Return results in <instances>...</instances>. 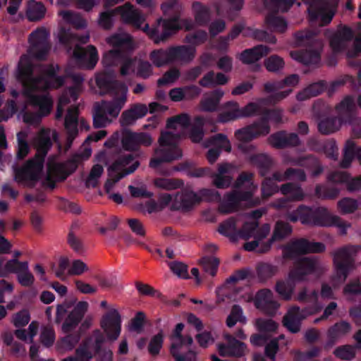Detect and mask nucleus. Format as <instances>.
<instances>
[{"label":"nucleus","instance_id":"f257e3e1","mask_svg":"<svg viewBox=\"0 0 361 361\" xmlns=\"http://www.w3.org/2000/svg\"><path fill=\"white\" fill-rule=\"evenodd\" d=\"M161 8L164 15L169 16V18H160L152 27L145 24L142 28L155 44L166 41L181 29L179 18L182 6L179 0H168L161 4Z\"/></svg>","mask_w":361,"mask_h":361},{"label":"nucleus","instance_id":"f03ea898","mask_svg":"<svg viewBox=\"0 0 361 361\" xmlns=\"http://www.w3.org/2000/svg\"><path fill=\"white\" fill-rule=\"evenodd\" d=\"M295 43L300 47H306L305 49L293 51L291 57L305 65L317 64L320 61L319 50L322 49V41L317 38V32L305 30H300L295 34Z\"/></svg>","mask_w":361,"mask_h":361},{"label":"nucleus","instance_id":"7ed1b4c3","mask_svg":"<svg viewBox=\"0 0 361 361\" xmlns=\"http://www.w3.org/2000/svg\"><path fill=\"white\" fill-rule=\"evenodd\" d=\"M354 36V32L350 27L340 25L329 40L330 47L334 53L345 51L346 58L350 66H357L358 63L354 60L361 56V37L355 38L352 47H349Z\"/></svg>","mask_w":361,"mask_h":361},{"label":"nucleus","instance_id":"20e7f679","mask_svg":"<svg viewBox=\"0 0 361 361\" xmlns=\"http://www.w3.org/2000/svg\"><path fill=\"white\" fill-rule=\"evenodd\" d=\"M180 138V134L170 131L161 132L158 140L160 147L155 149V157L150 159L149 166L157 169L163 163L180 159L182 151L176 144Z\"/></svg>","mask_w":361,"mask_h":361},{"label":"nucleus","instance_id":"39448f33","mask_svg":"<svg viewBox=\"0 0 361 361\" xmlns=\"http://www.w3.org/2000/svg\"><path fill=\"white\" fill-rule=\"evenodd\" d=\"M195 48L191 46H171L166 49L153 50L149 59L155 66L160 68L176 61L190 62L195 58Z\"/></svg>","mask_w":361,"mask_h":361},{"label":"nucleus","instance_id":"423d86ee","mask_svg":"<svg viewBox=\"0 0 361 361\" xmlns=\"http://www.w3.org/2000/svg\"><path fill=\"white\" fill-rule=\"evenodd\" d=\"M119 13L124 23L140 29L145 21L144 16L130 3H126L114 10L100 13L98 25L104 30H110L114 25V17Z\"/></svg>","mask_w":361,"mask_h":361},{"label":"nucleus","instance_id":"0eeeda50","mask_svg":"<svg viewBox=\"0 0 361 361\" xmlns=\"http://www.w3.org/2000/svg\"><path fill=\"white\" fill-rule=\"evenodd\" d=\"M308 6L307 11L311 22H319L321 26L329 25L336 11V0H302Z\"/></svg>","mask_w":361,"mask_h":361},{"label":"nucleus","instance_id":"6e6552de","mask_svg":"<svg viewBox=\"0 0 361 361\" xmlns=\"http://www.w3.org/2000/svg\"><path fill=\"white\" fill-rule=\"evenodd\" d=\"M44 167L42 159L37 158L28 159L23 166H13L14 180L18 183H25L29 188H34L39 180Z\"/></svg>","mask_w":361,"mask_h":361},{"label":"nucleus","instance_id":"1a4fd4ad","mask_svg":"<svg viewBox=\"0 0 361 361\" xmlns=\"http://www.w3.org/2000/svg\"><path fill=\"white\" fill-rule=\"evenodd\" d=\"M35 65L25 55L20 57L18 66V80L20 81L25 88L24 94L29 96L30 93L37 91V85L41 83L46 85L47 82L42 78L34 76Z\"/></svg>","mask_w":361,"mask_h":361},{"label":"nucleus","instance_id":"9d476101","mask_svg":"<svg viewBox=\"0 0 361 361\" xmlns=\"http://www.w3.org/2000/svg\"><path fill=\"white\" fill-rule=\"evenodd\" d=\"M359 245H345L334 253V264L338 278L345 281L354 268V256L360 250Z\"/></svg>","mask_w":361,"mask_h":361},{"label":"nucleus","instance_id":"9b49d317","mask_svg":"<svg viewBox=\"0 0 361 361\" xmlns=\"http://www.w3.org/2000/svg\"><path fill=\"white\" fill-rule=\"evenodd\" d=\"M325 248V245L322 243L310 242L305 238L295 239L283 247V257L285 259H294L302 255L322 253Z\"/></svg>","mask_w":361,"mask_h":361},{"label":"nucleus","instance_id":"f8f14e48","mask_svg":"<svg viewBox=\"0 0 361 361\" xmlns=\"http://www.w3.org/2000/svg\"><path fill=\"white\" fill-rule=\"evenodd\" d=\"M106 67L105 70L97 73L95 76V82L99 90V94L101 95L111 94L113 96L123 94H124L123 87L126 89L127 94L128 90L126 85L116 80L114 71L111 67Z\"/></svg>","mask_w":361,"mask_h":361},{"label":"nucleus","instance_id":"ddd939ff","mask_svg":"<svg viewBox=\"0 0 361 361\" xmlns=\"http://www.w3.org/2000/svg\"><path fill=\"white\" fill-rule=\"evenodd\" d=\"M336 111L342 119L352 126L353 134L357 138L361 137V118L355 116L356 105L351 95L345 97L336 106Z\"/></svg>","mask_w":361,"mask_h":361},{"label":"nucleus","instance_id":"4468645a","mask_svg":"<svg viewBox=\"0 0 361 361\" xmlns=\"http://www.w3.org/2000/svg\"><path fill=\"white\" fill-rule=\"evenodd\" d=\"M321 272L322 267L316 257H303L294 262L293 267L289 271V276L298 282H301L305 280L307 276L319 274Z\"/></svg>","mask_w":361,"mask_h":361},{"label":"nucleus","instance_id":"2eb2a0df","mask_svg":"<svg viewBox=\"0 0 361 361\" xmlns=\"http://www.w3.org/2000/svg\"><path fill=\"white\" fill-rule=\"evenodd\" d=\"M48 32L46 28L38 27L29 36L30 54L37 60H44L50 49L47 41Z\"/></svg>","mask_w":361,"mask_h":361},{"label":"nucleus","instance_id":"dca6fc26","mask_svg":"<svg viewBox=\"0 0 361 361\" xmlns=\"http://www.w3.org/2000/svg\"><path fill=\"white\" fill-rule=\"evenodd\" d=\"M102 63L109 67L121 63L120 73L123 76L128 75L130 72H135V60L128 57L126 53L119 49H111L105 53Z\"/></svg>","mask_w":361,"mask_h":361},{"label":"nucleus","instance_id":"f3484780","mask_svg":"<svg viewBox=\"0 0 361 361\" xmlns=\"http://www.w3.org/2000/svg\"><path fill=\"white\" fill-rule=\"evenodd\" d=\"M312 224L320 226H337L340 229L341 235L347 233V229L350 226V224L344 221L341 218L332 215L325 207L314 209Z\"/></svg>","mask_w":361,"mask_h":361},{"label":"nucleus","instance_id":"a211bd4d","mask_svg":"<svg viewBox=\"0 0 361 361\" xmlns=\"http://www.w3.org/2000/svg\"><path fill=\"white\" fill-rule=\"evenodd\" d=\"M152 143L151 135L145 132H133L128 128L122 130L121 145L126 151L135 152L141 146L149 147Z\"/></svg>","mask_w":361,"mask_h":361},{"label":"nucleus","instance_id":"6ab92c4d","mask_svg":"<svg viewBox=\"0 0 361 361\" xmlns=\"http://www.w3.org/2000/svg\"><path fill=\"white\" fill-rule=\"evenodd\" d=\"M317 312L315 308L305 307L300 309L298 306L290 307L283 318V325L292 334L300 331L302 321L308 315Z\"/></svg>","mask_w":361,"mask_h":361},{"label":"nucleus","instance_id":"aec40b11","mask_svg":"<svg viewBox=\"0 0 361 361\" xmlns=\"http://www.w3.org/2000/svg\"><path fill=\"white\" fill-rule=\"evenodd\" d=\"M6 273L17 274L18 283L24 287H30L33 285L35 278L29 271L27 262H20L17 259L8 260L4 267Z\"/></svg>","mask_w":361,"mask_h":361},{"label":"nucleus","instance_id":"412c9836","mask_svg":"<svg viewBox=\"0 0 361 361\" xmlns=\"http://www.w3.org/2000/svg\"><path fill=\"white\" fill-rule=\"evenodd\" d=\"M100 324L108 340L114 341L118 338L121 331V317L117 310L111 309L104 314Z\"/></svg>","mask_w":361,"mask_h":361},{"label":"nucleus","instance_id":"4be33fe9","mask_svg":"<svg viewBox=\"0 0 361 361\" xmlns=\"http://www.w3.org/2000/svg\"><path fill=\"white\" fill-rule=\"evenodd\" d=\"M73 56L80 68L88 70L93 69L99 60L98 51L93 45H88L86 48L76 45Z\"/></svg>","mask_w":361,"mask_h":361},{"label":"nucleus","instance_id":"5701e85b","mask_svg":"<svg viewBox=\"0 0 361 361\" xmlns=\"http://www.w3.org/2000/svg\"><path fill=\"white\" fill-rule=\"evenodd\" d=\"M207 146H212V147L208 150L206 155L210 164L216 162L222 150H225L227 152H230L231 150V142L226 135L223 133H218L211 136L207 140Z\"/></svg>","mask_w":361,"mask_h":361},{"label":"nucleus","instance_id":"b1692460","mask_svg":"<svg viewBox=\"0 0 361 361\" xmlns=\"http://www.w3.org/2000/svg\"><path fill=\"white\" fill-rule=\"evenodd\" d=\"M81 160L82 156L75 154L66 161L54 164L49 170L59 180L63 181L76 171Z\"/></svg>","mask_w":361,"mask_h":361},{"label":"nucleus","instance_id":"393cba45","mask_svg":"<svg viewBox=\"0 0 361 361\" xmlns=\"http://www.w3.org/2000/svg\"><path fill=\"white\" fill-rule=\"evenodd\" d=\"M193 339L191 336H182V339L173 341L170 348V353L176 361H197V355L194 350H189L185 353H180L183 345H191Z\"/></svg>","mask_w":361,"mask_h":361},{"label":"nucleus","instance_id":"a878e982","mask_svg":"<svg viewBox=\"0 0 361 361\" xmlns=\"http://www.w3.org/2000/svg\"><path fill=\"white\" fill-rule=\"evenodd\" d=\"M268 141L276 149H285L300 145V138L296 133H288L286 130H279L271 134Z\"/></svg>","mask_w":361,"mask_h":361},{"label":"nucleus","instance_id":"bb28decb","mask_svg":"<svg viewBox=\"0 0 361 361\" xmlns=\"http://www.w3.org/2000/svg\"><path fill=\"white\" fill-rule=\"evenodd\" d=\"M280 192L287 197L279 200V207L285 208L290 201H302L305 195L301 186L293 182H288L280 186Z\"/></svg>","mask_w":361,"mask_h":361},{"label":"nucleus","instance_id":"cd10ccee","mask_svg":"<svg viewBox=\"0 0 361 361\" xmlns=\"http://www.w3.org/2000/svg\"><path fill=\"white\" fill-rule=\"evenodd\" d=\"M59 66L56 67L53 64H49L45 69L43 70L42 74L39 75L38 78H42L45 82L46 85H42L41 83L37 84V91H47L51 88H59L64 83V78L63 76L57 75Z\"/></svg>","mask_w":361,"mask_h":361},{"label":"nucleus","instance_id":"c85d7f7f","mask_svg":"<svg viewBox=\"0 0 361 361\" xmlns=\"http://www.w3.org/2000/svg\"><path fill=\"white\" fill-rule=\"evenodd\" d=\"M87 308L88 303L87 302L80 301L78 302L63 322L61 327L62 331L68 334L74 330L84 317Z\"/></svg>","mask_w":361,"mask_h":361},{"label":"nucleus","instance_id":"c756f323","mask_svg":"<svg viewBox=\"0 0 361 361\" xmlns=\"http://www.w3.org/2000/svg\"><path fill=\"white\" fill-rule=\"evenodd\" d=\"M200 202L201 197L196 192L189 188H183L180 194L177 192L176 195L171 207L173 209H182L189 211L195 204Z\"/></svg>","mask_w":361,"mask_h":361},{"label":"nucleus","instance_id":"7c9ffc66","mask_svg":"<svg viewBox=\"0 0 361 361\" xmlns=\"http://www.w3.org/2000/svg\"><path fill=\"white\" fill-rule=\"evenodd\" d=\"M327 180L336 184H346L347 190L349 192H354L361 190V176L351 178L350 174L345 171H336L329 173Z\"/></svg>","mask_w":361,"mask_h":361},{"label":"nucleus","instance_id":"2f4dec72","mask_svg":"<svg viewBox=\"0 0 361 361\" xmlns=\"http://www.w3.org/2000/svg\"><path fill=\"white\" fill-rule=\"evenodd\" d=\"M124 94L114 96L113 101H102L95 104L103 111L106 116L115 118L118 117L121 109L127 101L126 90L123 87Z\"/></svg>","mask_w":361,"mask_h":361},{"label":"nucleus","instance_id":"473e14b6","mask_svg":"<svg viewBox=\"0 0 361 361\" xmlns=\"http://www.w3.org/2000/svg\"><path fill=\"white\" fill-rule=\"evenodd\" d=\"M293 163L296 166L305 168L310 172V176L312 178L319 176L324 171V167L320 160L312 154L299 157Z\"/></svg>","mask_w":361,"mask_h":361},{"label":"nucleus","instance_id":"72a5a7b5","mask_svg":"<svg viewBox=\"0 0 361 361\" xmlns=\"http://www.w3.org/2000/svg\"><path fill=\"white\" fill-rule=\"evenodd\" d=\"M252 196L251 192L234 190L226 194V201L221 204L220 210L222 212L230 213L237 207L240 202L250 200Z\"/></svg>","mask_w":361,"mask_h":361},{"label":"nucleus","instance_id":"f704fd0d","mask_svg":"<svg viewBox=\"0 0 361 361\" xmlns=\"http://www.w3.org/2000/svg\"><path fill=\"white\" fill-rule=\"evenodd\" d=\"M113 49H119L124 53L131 51L134 49L133 40L130 35L126 32L114 33L106 39Z\"/></svg>","mask_w":361,"mask_h":361},{"label":"nucleus","instance_id":"c9c22d12","mask_svg":"<svg viewBox=\"0 0 361 361\" xmlns=\"http://www.w3.org/2000/svg\"><path fill=\"white\" fill-rule=\"evenodd\" d=\"M78 108L72 106L68 108L65 116L64 126L67 131L68 140L71 142L77 136L78 133Z\"/></svg>","mask_w":361,"mask_h":361},{"label":"nucleus","instance_id":"e433bc0d","mask_svg":"<svg viewBox=\"0 0 361 361\" xmlns=\"http://www.w3.org/2000/svg\"><path fill=\"white\" fill-rule=\"evenodd\" d=\"M314 209L304 204L287 214V218L291 222L300 221L302 224H312Z\"/></svg>","mask_w":361,"mask_h":361},{"label":"nucleus","instance_id":"4c0bfd02","mask_svg":"<svg viewBox=\"0 0 361 361\" xmlns=\"http://www.w3.org/2000/svg\"><path fill=\"white\" fill-rule=\"evenodd\" d=\"M31 104L39 108L37 113L43 118L50 114L53 108V100L48 95H38L30 93Z\"/></svg>","mask_w":361,"mask_h":361},{"label":"nucleus","instance_id":"58836bf2","mask_svg":"<svg viewBox=\"0 0 361 361\" xmlns=\"http://www.w3.org/2000/svg\"><path fill=\"white\" fill-rule=\"evenodd\" d=\"M269 51V48L265 45H257L251 49H246L242 51L240 60L245 64L253 63L264 56H266Z\"/></svg>","mask_w":361,"mask_h":361},{"label":"nucleus","instance_id":"ea45409f","mask_svg":"<svg viewBox=\"0 0 361 361\" xmlns=\"http://www.w3.org/2000/svg\"><path fill=\"white\" fill-rule=\"evenodd\" d=\"M140 162L135 161L130 165L128 169L118 173L113 171H108L109 178L104 184V190L106 193H109L114 185L126 176L133 173L139 166Z\"/></svg>","mask_w":361,"mask_h":361},{"label":"nucleus","instance_id":"a19ab883","mask_svg":"<svg viewBox=\"0 0 361 361\" xmlns=\"http://www.w3.org/2000/svg\"><path fill=\"white\" fill-rule=\"evenodd\" d=\"M250 160L258 169L259 174L262 177H265L273 166L272 159L266 154H253Z\"/></svg>","mask_w":361,"mask_h":361},{"label":"nucleus","instance_id":"79ce46f5","mask_svg":"<svg viewBox=\"0 0 361 361\" xmlns=\"http://www.w3.org/2000/svg\"><path fill=\"white\" fill-rule=\"evenodd\" d=\"M224 94V92L221 90L212 91L207 97L201 99L200 103L201 110L205 112L216 111Z\"/></svg>","mask_w":361,"mask_h":361},{"label":"nucleus","instance_id":"37998d69","mask_svg":"<svg viewBox=\"0 0 361 361\" xmlns=\"http://www.w3.org/2000/svg\"><path fill=\"white\" fill-rule=\"evenodd\" d=\"M295 279H290L289 275L286 280H279L275 285V290L281 298L285 300H290L295 288Z\"/></svg>","mask_w":361,"mask_h":361},{"label":"nucleus","instance_id":"c03bdc74","mask_svg":"<svg viewBox=\"0 0 361 361\" xmlns=\"http://www.w3.org/2000/svg\"><path fill=\"white\" fill-rule=\"evenodd\" d=\"M218 232L229 240L235 243L239 238L238 231L236 226V220L234 217H230L221 223L218 228Z\"/></svg>","mask_w":361,"mask_h":361},{"label":"nucleus","instance_id":"a18cd8bd","mask_svg":"<svg viewBox=\"0 0 361 361\" xmlns=\"http://www.w3.org/2000/svg\"><path fill=\"white\" fill-rule=\"evenodd\" d=\"M264 136L253 123L235 132V138L242 142H249L259 137Z\"/></svg>","mask_w":361,"mask_h":361},{"label":"nucleus","instance_id":"49530a36","mask_svg":"<svg viewBox=\"0 0 361 361\" xmlns=\"http://www.w3.org/2000/svg\"><path fill=\"white\" fill-rule=\"evenodd\" d=\"M192 9L196 23L200 26H204L210 20V10L209 7L200 1H194Z\"/></svg>","mask_w":361,"mask_h":361},{"label":"nucleus","instance_id":"de8ad7c7","mask_svg":"<svg viewBox=\"0 0 361 361\" xmlns=\"http://www.w3.org/2000/svg\"><path fill=\"white\" fill-rule=\"evenodd\" d=\"M326 87V84L323 80L313 82L299 92L296 95V98L298 101L307 100L320 94L325 90Z\"/></svg>","mask_w":361,"mask_h":361},{"label":"nucleus","instance_id":"09e8293b","mask_svg":"<svg viewBox=\"0 0 361 361\" xmlns=\"http://www.w3.org/2000/svg\"><path fill=\"white\" fill-rule=\"evenodd\" d=\"M299 82V76L297 74H292L286 77L280 81L268 82L264 85V91L273 92L285 87H293Z\"/></svg>","mask_w":361,"mask_h":361},{"label":"nucleus","instance_id":"8fccbe9b","mask_svg":"<svg viewBox=\"0 0 361 361\" xmlns=\"http://www.w3.org/2000/svg\"><path fill=\"white\" fill-rule=\"evenodd\" d=\"M279 271L277 266L268 262H259L256 267L257 276L260 282H266Z\"/></svg>","mask_w":361,"mask_h":361},{"label":"nucleus","instance_id":"3c124183","mask_svg":"<svg viewBox=\"0 0 361 361\" xmlns=\"http://www.w3.org/2000/svg\"><path fill=\"white\" fill-rule=\"evenodd\" d=\"M51 145L52 143L49 133L44 130H42L39 136L37 154L34 157L37 158L39 161L42 159V161L44 163L45 157L51 148Z\"/></svg>","mask_w":361,"mask_h":361},{"label":"nucleus","instance_id":"603ef678","mask_svg":"<svg viewBox=\"0 0 361 361\" xmlns=\"http://www.w3.org/2000/svg\"><path fill=\"white\" fill-rule=\"evenodd\" d=\"M46 11V8L42 2L33 1L29 4L26 16L29 21L36 22L44 17Z\"/></svg>","mask_w":361,"mask_h":361},{"label":"nucleus","instance_id":"864d4df0","mask_svg":"<svg viewBox=\"0 0 361 361\" xmlns=\"http://www.w3.org/2000/svg\"><path fill=\"white\" fill-rule=\"evenodd\" d=\"M293 231L292 226L288 222L283 221H277L275 224L272 240L281 241L291 235Z\"/></svg>","mask_w":361,"mask_h":361},{"label":"nucleus","instance_id":"5fc2aeb1","mask_svg":"<svg viewBox=\"0 0 361 361\" xmlns=\"http://www.w3.org/2000/svg\"><path fill=\"white\" fill-rule=\"evenodd\" d=\"M226 107L228 109L219 115V121L221 123H227L231 121L240 118L239 113V104L236 102H228L226 103Z\"/></svg>","mask_w":361,"mask_h":361},{"label":"nucleus","instance_id":"6e6d98bb","mask_svg":"<svg viewBox=\"0 0 361 361\" xmlns=\"http://www.w3.org/2000/svg\"><path fill=\"white\" fill-rule=\"evenodd\" d=\"M227 341L230 356L240 357L244 355L247 346L245 343L237 340L232 335L225 336Z\"/></svg>","mask_w":361,"mask_h":361},{"label":"nucleus","instance_id":"4d7b16f0","mask_svg":"<svg viewBox=\"0 0 361 361\" xmlns=\"http://www.w3.org/2000/svg\"><path fill=\"white\" fill-rule=\"evenodd\" d=\"M341 124L340 120L336 117H329L319 122L318 130L322 134L329 135L337 131Z\"/></svg>","mask_w":361,"mask_h":361},{"label":"nucleus","instance_id":"13d9d810","mask_svg":"<svg viewBox=\"0 0 361 361\" xmlns=\"http://www.w3.org/2000/svg\"><path fill=\"white\" fill-rule=\"evenodd\" d=\"M135 161H138L135 160V156L132 154L121 155L109 166L108 171L120 173L126 169L127 166L130 164L132 165Z\"/></svg>","mask_w":361,"mask_h":361},{"label":"nucleus","instance_id":"bf43d9fd","mask_svg":"<svg viewBox=\"0 0 361 361\" xmlns=\"http://www.w3.org/2000/svg\"><path fill=\"white\" fill-rule=\"evenodd\" d=\"M264 7L270 13L286 12L293 5L288 0H263Z\"/></svg>","mask_w":361,"mask_h":361},{"label":"nucleus","instance_id":"052dcab7","mask_svg":"<svg viewBox=\"0 0 361 361\" xmlns=\"http://www.w3.org/2000/svg\"><path fill=\"white\" fill-rule=\"evenodd\" d=\"M315 195L322 200H334L339 193L340 190L335 186H325L317 184L314 190Z\"/></svg>","mask_w":361,"mask_h":361},{"label":"nucleus","instance_id":"680f3d73","mask_svg":"<svg viewBox=\"0 0 361 361\" xmlns=\"http://www.w3.org/2000/svg\"><path fill=\"white\" fill-rule=\"evenodd\" d=\"M276 14L269 13L265 18V22L270 29L284 32L287 29V23L283 18L277 16Z\"/></svg>","mask_w":361,"mask_h":361},{"label":"nucleus","instance_id":"e2e57ef3","mask_svg":"<svg viewBox=\"0 0 361 361\" xmlns=\"http://www.w3.org/2000/svg\"><path fill=\"white\" fill-rule=\"evenodd\" d=\"M350 329L351 325L350 324V323L345 321L337 322L329 329L328 337L331 341H334L339 336L348 334L350 331Z\"/></svg>","mask_w":361,"mask_h":361},{"label":"nucleus","instance_id":"0e129e2a","mask_svg":"<svg viewBox=\"0 0 361 361\" xmlns=\"http://www.w3.org/2000/svg\"><path fill=\"white\" fill-rule=\"evenodd\" d=\"M154 185L160 189L172 190L180 188L183 186L184 183L180 179L157 178L154 180Z\"/></svg>","mask_w":361,"mask_h":361},{"label":"nucleus","instance_id":"69168bd1","mask_svg":"<svg viewBox=\"0 0 361 361\" xmlns=\"http://www.w3.org/2000/svg\"><path fill=\"white\" fill-rule=\"evenodd\" d=\"M245 323L246 318L243 316V309L239 305H233L231 312L226 318V325L229 328L234 326L236 323Z\"/></svg>","mask_w":361,"mask_h":361},{"label":"nucleus","instance_id":"338daca9","mask_svg":"<svg viewBox=\"0 0 361 361\" xmlns=\"http://www.w3.org/2000/svg\"><path fill=\"white\" fill-rule=\"evenodd\" d=\"M354 142L348 140L345 146L343 154V159L341 161V166L343 169L348 168L353 159L356 157V149Z\"/></svg>","mask_w":361,"mask_h":361},{"label":"nucleus","instance_id":"774afa93","mask_svg":"<svg viewBox=\"0 0 361 361\" xmlns=\"http://www.w3.org/2000/svg\"><path fill=\"white\" fill-rule=\"evenodd\" d=\"M26 134L23 132L17 133L18 147L16 152V159L18 160L24 159L30 152V147L25 140Z\"/></svg>","mask_w":361,"mask_h":361}]
</instances>
